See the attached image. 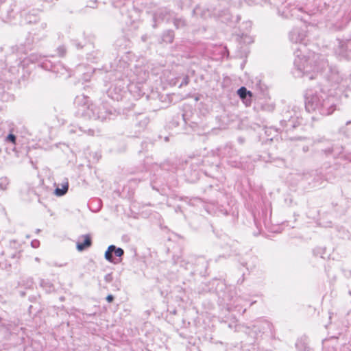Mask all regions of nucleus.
<instances>
[{
	"instance_id": "obj_13",
	"label": "nucleus",
	"mask_w": 351,
	"mask_h": 351,
	"mask_svg": "<svg viewBox=\"0 0 351 351\" xmlns=\"http://www.w3.org/2000/svg\"><path fill=\"white\" fill-rule=\"evenodd\" d=\"M31 245L34 248H38L40 246V241L38 239L32 241Z\"/></svg>"
},
{
	"instance_id": "obj_19",
	"label": "nucleus",
	"mask_w": 351,
	"mask_h": 351,
	"mask_svg": "<svg viewBox=\"0 0 351 351\" xmlns=\"http://www.w3.org/2000/svg\"><path fill=\"white\" fill-rule=\"evenodd\" d=\"M47 27V23H43L40 25V29L42 30H45Z\"/></svg>"
},
{
	"instance_id": "obj_11",
	"label": "nucleus",
	"mask_w": 351,
	"mask_h": 351,
	"mask_svg": "<svg viewBox=\"0 0 351 351\" xmlns=\"http://www.w3.org/2000/svg\"><path fill=\"white\" fill-rule=\"evenodd\" d=\"M57 51H58V53L59 56L64 57L66 55V47L64 45L59 46L57 48Z\"/></svg>"
},
{
	"instance_id": "obj_20",
	"label": "nucleus",
	"mask_w": 351,
	"mask_h": 351,
	"mask_svg": "<svg viewBox=\"0 0 351 351\" xmlns=\"http://www.w3.org/2000/svg\"><path fill=\"white\" fill-rule=\"evenodd\" d=\"M33 285V280L32 279H30L29 280H28V287H31Z\"/></svg>"
},
{
	"instance_id": "obj_18",
	"label": "nucleus",
	"mask_w": 351,
	"mask_h": 351,
	"mask_svg": "<svg viewBox=\"0 0 351 351\" xmlns=\"http://www.w3.org/2000/svg\"><path fill=\"white\" fill-rule=\"evenodd\" d=\"M109 80H110V77H109V76L108 75V73H107V72H106L105 79L104 80V85H105L106 86H107V84L108 83Z\"/></svg>"
},
{
	"instance_id": "obj_15",
	"label": "nucleus",
	"mask_w": 351,
	"mask_h": 351,
	"mask_svg": "<svg viewBox=\"0 0 351 351\" xmlns=\"http://www.w3.org/2000/svg\"><path fill=\"white\" fill-rule=\"evenodd\" d=\"M110 250H111V248H110V246L108 247L107 250L105 252V258L110 262Z\"/></svg>"
},
{
	"instance_id": "obj_8",
	"label": "nucleus",
	"mask_w": 351,
	"mask_h": 351,
	"mask_svg": "<svg viewBox=\"0 0 351 351\" xmlns=\"http://www.w3.org/2000/svg\"><path fill=\"white\" fill-rule=\"evenodd\" d=\"M25 20L28 23H35L39 21V17L34 14L29 13L26 15Z\"/></svg>"
},
{
	"instance_id": "obj_3",
	"label": "nucleus",
	"mask_w": 351,
	"mask_h": 351,
	"mask_svg": "<svg viewBox=\"0 0 351 351\" xmlns=\"http://www.w3.org/2000/svg\"><path fill=\"white\" fill-rule=\"evenodd\" d=\"M92 238L90 234L80 236L76 243V248L79 252H83L92 245Z\"/></svg>"
},
{
	"instance_id": "obj_24",
	"label": "nucleus",
	"mask_w": 351,
	"mask_h": 351,
	"mask_svg": "<svg viewBox=\"0 0 351 351\" xmlns=\"http://www.w3.org/2000/svg\"><path fill=\"white\" fill-rule=\"evenodd\" d=\"M12 151L13 152H15L16 151V147L14 146L13 148H12Z\"/></svg>"
},
{
	"instance_id": "obj_6",
	"label": "nucleus",
	"mask_w": 351,
	"mask_h": 351,
	"mask_svg": "<svg viewBox=\"0 0 351 351\" xmlns=\"http://www.w3.org/2000/svg\"><path fill=\"white\" fill-rule=\"evenodd\" d=\"M69 189V182L66 181L62 184L61 188L57 186L54 190V194L58 197H62L64 195Z\"/></svg>"
},
{
	"instance_id": "obj_25",
	"label": "nucleus",
	"mask_w": 351,
	"mask_h": 351,
	"mask_svg": "<svg viewBox=\"0 0 351 351\" xmlns=\"http://www.w3.org/2000/svg\"><path fill=\"white\" fill-rule=\"evenodd\" d=\"M60 300L63 301L64 300V297H60Z\"/></svg>"
},
{
	"instance_id": "obj_7",
	"label": "nucleus",
	"mask_w": 351,
	"mask_h": 351,
	"mask_svg": "<svg viewBox=\"0 0 351 351\" xmlns=\"http://www.w3.org/2000/svg\"><path fill=\"white\" fill-rule=\"evenodd\" d=\"M237 93H238L239 96L241 97V99H245L247 95H248L250 97L252 96V93L250 91H247L246 88L244 86L241 87L237 90Z\"/></svg>"
},
{
	"instance_id": "obj_10",
	"label": "nucleus",
	"mask_w": 351,
	"mask_h": 351,
	"mask_svg": "<svg viewBox=\"0 0 351 351\" xmlns=\"http://www.w3.org/2000/svg\"><path fill=\"white\" fill-rule=\"evenodd\" d=\"M112 252H114L115 255L119 257H121L124 253L123 249L119 247L117 248L114 245H111V254Z\"/></svg>"
},
{
	"instance_id": "obj_23",
	"label": "nucleus",
	"mask_w": 351,
	"mask_h": 351,
	"mask_svg": "<svg viewBox=\"0 0 351 351\" xmlns=\"http://www.w3.org/2000/svg\"><path fill=\"white\" fill-rule=\"evenodd\" d=\"M105 278H106V281H108V279L110 278V274H106V276H105Z\"/></svg>"
},
{
	"instance_id": "obj_21",
	"label": "nucleus",
	"mask_w": 351,
	"mask_h": 351,
	"mask_svg": "<svg viewBox=\"0 0 351 351\" xmlns=\"http://www.w3.org/2000/svg\"><path fill=\"white\" fill-rule=\"evenodd\" d=\"M93 132H94L93 130H92V129H88V133L89 134L93 135Z\"/></svg>"
},
{
	"instance_id": "obj_28",
	"label": "nucleus",
	"mask_w": 351,
	"mask_h": 351,
	"mask_svg": "<svg viewBox=\"0 0 351 351\" xmlns=\"http://www.w3.org/2000/svg\"><path fill=\"white\" fill-rule=\"evenodd\" d=\"M24 295H25V293H24L23 292H22V293H21V295H23V296Z\"/></svg>"
},
{
	"instance_id": "obj_26",
	"label": "nucleus",
	"mask_w": 351,
	"mask_h": 351,
	"mask_svg": "<svg viewBox=\"0 0 351 351\" xmlns=\"http://www.w3.org/2000/svg\"><path fill=\"white\" fill-rule=\"evenodd\" d=\"M110 300H111V302L113 300V298L112 295H111Z\"/></svg>"
},
{
	"instance_id": "obj_22",
	"label": "nucleus",
	"mask_w": 351,
	"mask_h": 351,
	"mask_svg": "<svg viewBox=\"0 0 351 351\" xmlns=\"http://www.w3.org/2000/svg\"><path fill=\"white\" fill-rule=\"evenodd\" d=\"M106 300L108 302L110 303V294H108L106 296Z\"/></svg>"
},
{
	"instance_id": "obj_2",
	"label": "nucleus",
	"mask_w": 351,
	"mask_h": 351,
	"mask_svg": "<svg viewBox=\"0 0 351 351\" xmlns=\"http://www.w3.org/2000/svg\"><path fill=\"white\" fill-rule=\"evenodd\" d=\"M72 44L77 49H86L91 50L93 48V37L88 36V38H84L82 40L79 39L73 40Z\"/></svg>"
},
{
	"instance_id": "obj_5",
	"label": "nucleus",
	"mask_w": 351,
	"mask_h": 351,
	"mask_svg": "<svg viewBox=\"0 0 351 351\" xmlns=\"http://www.w3.org/2000/svg\"><path fill=\"white\" fill-rule=\"evenodd\" d=\"M47 36V34L45 32H41V33L35 32V33H34L33 36H32L31 40L29 38L26 39L25 45H32L33 44H37L40 40H43V39L46 38Z\"/></svg>"
},
{
	"instance_id": "obj_27",
	"label": "nucleus",
	"mask_w": 351,
	"mask_h": 351,
	"mask_svg": "<svg viewBox=\"0 0 351 351\" xmlns=\"http://www.w3.org/2000/svg\"><path fill=\"white\" fill-rule=\"evenodd\" d=\"M40 230L39 229L36 230V232H39Z\"/></svg>"
},
{
	"instance_id": "obj_1",
	"label": "nucleus",
	"mask_w": 351,
	"mask_h": 351,
	"mask_svg": "<svg viewBox=\"0 0 351 351\" xmlns=\"http://www.w3.org/2000/svg\"><path fill=\"white\" fill-rule=\"evenodd\" d=\"M110 88H107L104 91L106 95L101 97V102L99 105L95 106L91 102L88 97L81 95H77L74 104L76 106L75 112V117L82 118L84 120H90L92 119L104 121L110 117V97L108 92Z\"/></svg>"
},
{
	"instance_id": "obj_9",
	"label": "nucleus",
	"mask_w": 351,
	"mask_h": 351,
	"mask_svg": "<svg viewBox=\"0 0 351 351\" xmlns=\"http://www.w3.org/2000/svg\"><path fill=\"white\" fill-rule=\"evenodd\" d=\"M5 141L11 143L12 145H16V136L12 133H10L5 138Z\"/></svg>"
},
{
	"instance_id": "obj_14",
	"label": "nucleus",
	"mask_w": 351,
	"mask_h": 351,
	"mask_svg": "<svg viewBox=\"0 0 351 351\" xmlns=\"http://www.w3.org/2000/svg\"><path fill=\"white\" fill-rule=\"evenodd\" d=\"M110 250H111V248H110V246L108 247L107 250L105 252V258L110 262Z\"/></svg>"
},
{
	"instance_id": "obj_4",
	"label": "nucleus",
	"mask_w": 351,
	"mask_h": 351,
	"mask_svg": "<svg viewBox=\"0 0 351 351\" xmlns=\"http://www.w3.org/2000/svg\"><path fill=\"white\" fill-rule=\"evenodd\" d=\"M40 66L44 69L53 73H58L59 68L62 67V64L60 62L55 63L47 58H45L43 62H41Z\"/></svg>"
},
{
	"instance_id": "obj_17",
	"label": "nucleus",
	"mask_w": 351,
	"mask_h": 351,
	"mask_svg": "<svg viewBox=\"0 0 351 351\" xmlns=\"http://www.w3.org/2000/svg\"><path fill=\"white\" fill-rule=\"evenodd\" d=\"M20 254H21V252H15V253H14V254H12L10 255V258H19V257H20Z\"/></svg>"
},
{
	"instance_id": "obj_12",
	"label": "nucleus",
	"mask_w": 351,
	"mask_h": 351,
	"mask_svg": "<svg viewBox=\"0 0 351 351\" xmlns=\"http://www.w3.org/2000/svg\"><path fill=\"white\" fill-rule=\"evenodd\" d=\"M8 184V180L7 178H0V189L5 190L7 185Z\"/></svg>"
},
{
	"instance_id": "obj_16",
	"label": "nucleus",
	"mask_w": 351,
	"mask_h": 351,
	"mask_svg": "<svg viewBox=\"0 0 351 351\" xmlns=\"http://www.w3.org/2000/svg\"><path fill=\"white\" fill-rule=\"evenodd\" d=\"M97 3V0H90L87 6L90 8H95Z\"/></svg>"
}]
</instances>
